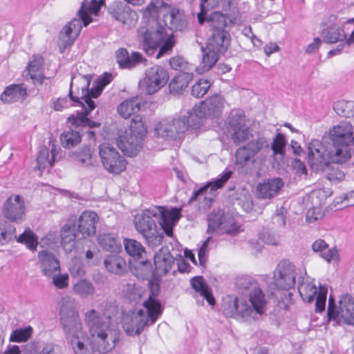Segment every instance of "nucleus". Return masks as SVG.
Segmentation results:
<instances>
[{
  "label": "nucleus",
  "mask_w": 354,
  "mask_h": 354,
  "mask_svg": "<svg viewBox=\"0 0 354 354\" xmlns=\"http://www.w3.org/2000/svg\"><path fill=\"white\" fill-rule=\"evenodd\" d=\"M236 284L241 290L242 297H227L225 299L222 310L227 317L248 321L266 311L267 299L259 283L250 277H243Z\"/></svg>",
  "instance_id": "1"
},
{
  "label": "nucleus",
  "mask_w": 354,
  "mask_h": 354,
  "mask_svg": "<svg viewBox=\"0 0 354 354\" xmlns=\"http://www.w3.org/2000/svg\"><path fill=\"white\" fill-rule=\"evenodd\" d=\"M180 216V208L174 207L168 209L163 207H158L138 214L134 218V225L136 230L145 239L146 243L151 248H155L161 244L164 236L158 229L153 217L159 218V224L165 234L172 236L173 228Z\"/></svg>",
  "instance_id": "2"
},
{
  "label": "nucleus",
  "mask_w": 354,
  "mask_h": 354,
  "mask_svg": "<svg viewBox=\"0 0 354 354\" xmlns=\"http://www.w3.org/2000/svg\"><path fill=\"white\" fill-rule=\"evenodd\" d=\"M84 320L94 349L106 353L115 347L120 333L111 315L90 309L84 313Z\"/></svg>",
  "instance_id": "3"
},
{
  "label": "nucleus",
  "mask_w": 354,
  "mask_h": 354,
  "mask_svg": "<svg viewBox=\"0 0 354 354\" xmlns=\"http://www.w3.org/2000/svg\"><path fill=\"white\" fill-rule=\"evenodd\" d=\"M158 292L157 286L154 289L152 288L147 299L143 302L145 310L130 311L123 315L122 324L127 335H138L145 327L155 324L162 313L161 304L156 299Z\"/></svg>",
  "instance_id": "4"
},
{
  "label": "nucleus",
  "mask_w": 354,
  "mask_h": 354,
  "mask_svg": "<svg viewBox=\"0 0 354 354\" xmlns=\"http://www.w3.org/2000/svg\"><path fill=\"white\" fill-rule=\"evenodd\" d=\"M137 40L142 50L148 55H152L160 46L156 58L169 54L175 44L174 37L169 35L167 30L158 26L156 28L149 24L141 26L137 30Z\"/></svg>",
  "instance_id": "5"
},
{
  "label": "nucleus",
  "mask_w": 354,
  "mask_h": 354,
  "mask_svg": "<svg viewBox=\"0 0 354 354\" xmlns=\"http://www.w3.org/2000/svg\"><path fill=\"white\" fill-rule=\"evenodd\" d=\"M104 0H91L87 6L84 1L79 11V18H74L66 24L59 33L58 44L62 51L71 46L79 36L82 28L92 21V15L97 16Z\"/></svg>",
  "instance_id": "6"
},
{
  "label": "nucleus",
  "mask_w": 354,
  "mask_h": 354,
  "mask_svg": "<svg viewBox=\"0 0 354 354\" xmlns=\"http://www.w3.org/2000/svg\"><path fill=\"white\" fill-rule=\"evenodd\" d=\"M201 126V122L192 109L185 115L161 120L155 125L154 129L158 136L175 139L180 138L187 131L198 129Z\"/></svg>",
  "instance_id": "7"
},
{
  "label": "nucleus",
  "mask_w": 354,
  "mask_h": 354,
  "mask_svg": "<svg viewBox=\"0 0 354 354\" xmlns=\"http://www.w3.org/2000/svg\"><path fill=\"white\" fill-rule=\"evenodd\" d=\"M146 134L147 128L142 118L136 116L128 129L119 131L117 145L125 155L135 156L141 149Z\"/></svg>",
  "instance_id": "8"
},
{
  "label": "nucleus",
  "mask_w": 354,
  "mask_h": 354,
  "mask_svg": "<svg viewBox=\"0 0 354 354\" xmlns=\"http://www.w3.org/2000/svg\"><path fill=\"white\" fill-rule=\"evenodd\" d=\"M332 141L330 148L344 162L348 161L354 151V128L348 122H341L329 132Z\"/></svg>",
  "instance_id": "9"
},
{
  "label": "nucleus",
  "mask_w": 354,
  "mask_h": 354,
  "mask_svg": "<svg viewBox=\"0 0 354 354\" xmlns=\"http://www.w3.org/2000/svg\"><path fill=\"white\" fill-rule=\"evenodd\" d=\"M60 322L66 338L71 344L85 339L86 333L79 317V313L70 300H64L59 309Z\"/></svg>",
  "instance_id": "10"
},
{
  "label": "nucleus",
  "mask_w": 354,
  "mask_h": 354,
  "mask_svg": "<svg viewBox=\"0 0 354 354\" xmlns=\"http://www.w3.org/2000/svg\"><path fill=\"white\" fill-rule=\"evenodd\" d=\"M328 320L333 325L354 326V299L349 295L341 296L338 305L330 295L327 310Z\"/></svg>",
  "instance_id": "11"
},
{
  "label": "nucleus",
  "mask_w": 354,
  "mask_h": 354,
  "mask_svg": "<svg viewBox=\"0 0 354 354\" xmlns=\"http://www.w3.org/2000/svg\"><path fill=\"white\" fill-rule=\"evenodd\" d=\"M308 163L315 172L323 171L331 163H344L329 146L324 145L318 140H311L308 147Z\"/></svg>",
  "instance_id": "12"
},
{
  "label": "nucleus",
  "mask_w": 354,
  "mask_h": 354,
  "mask_svg": "<svg viewBox=\"0 0 354 354\" xmlns=\"http://www.w3.org/2000/svg\"><path fill=\"white\" fill-rule=\"evenodd\" d=\"M269 151L268 140L265 137L257 138L236 149L234 164L238 169H243L250 163H254L257 155L265 160Z\"/></svg>",
  "instance_id": "13"
},
{
  "label": "nucleus",
  "mask_w": 354,
  "mask_h": 354,
  "mask_svg": "<svg viewBox=\"0 0 354 354\" xmlns=\"http://www.w3.org/2000/svg\"><path fill=\"white\" fill-rule=\"evenodd\" d=\"M298 291L304 301L310 303L313 301L314 297H316L315 311L322 313L325 310L326 296L328 293L327 288L324 286H319L317 291V287L314 283V280L309 277H302L301 281L299 282Z\"/></svg>",
  "instance_id": "14"
},
{
  "label": "nucleus",
  "mask_w": 354,
  "mask_h": 354,
  "mask_svg": "<svg viewBox=\"0 0 354 354\" xmlns=\"http://www.w3.org/2000/svg\"><path fill=\"white\" fill-rule=\"evenodd\" d=\"M92 76L91 75H80L74 76L71 79V89L77 84L78 88L82 90L81 96H89L91 99L97 98L102 93L104 86L109 84L113 80V75L111 73H105L103 75L97 78L95 82V86L91 90L88 87L91 84Z\"/></svg>",
  "instance_id": "15"
},
{
  "label": "nucleus",
  "mask_w": 354,
  "mask_h": 354,
  "mask_svg": "<svg viewBox=\"0 0 354 354\" xmlns=\"http://www.w3.org/2000/svg\"><path fill=\"white\" fill-rule=\"evenodd\" d=\"M168 71L160 66H153L148 68L144 78L140 81V88L147 94L151 95L161 89L168 82Z\"/></svg>",
  "instance_id": "16"
},
{
  "label": "nucleus",
  "mask_w": 354,
  "mask_h": 354,
  "mask_svg": "<svg viewBox=\"0 0 354 354\" xmlns=\"http://www.w3.org/2000/svg\"><path fill=\"white\" fill-rule=\"evenodd\" d=\"M225 104L226 102L221 95L215 94L200 102L192 109L202 125L204 118H218L222 114Z\"/></svg>",
  "instance_id": "17"
},
{
  "label": "nucleus",
  "mask_w": 354,
  "mask_h": 354,
  "mask_svg": "<svg viewBox=\"0 0 354 354\" xmlns=\"http://www.w3.org/2000/svg\"><path fill=\"white\" fill-rule=\"evenodd\" d=\"M99 155L104 169L109 173L120 174L126 168V160L118 150L109 144L99 146Z\"/></svg>",
  "instance_id": "18"
},
{
  "label": "nucleus",
  "mask_w": 354,
  "mask_h": 354,
  "mask_svg": "<svg viewBox=\"0 0 354 354\" xmlns=\"http://www.w3.org/2000/svg\"><path fill=\"white\" fill-rule=\"evenodd\" d=\"M207 233L211 234L221 227L226 234L236 235L241 231L240 225L234 222V219L229 216H225L223 211L211 212L207 217Z\"/></svg>",
  "instance_id": "19"
},
{
  "label": "nucleus",
  "mask_w": 354,
  "mask_h": 354,
  "mask_svg": "<svg viewBox=\"0 0 354 354\" xmlns=\"http://www.w3.org/2000/svg\"><path fill=\"white\" fill-rule=\"evenodd\" d=\"M295 266L288 261H281L274 271L273 280L274 285L282 290H289L295 284Z\"/></svg>",
  "instance_id": "20"
},
{
  "label": "nucleus",
  "mask_w": 354,
  "mask_h": 354,
  "mask_svg": "<svg viewBox=\"0 0 354 354\" xmlns=\"http://www.w3.org/2000/svg\"><path fill=\"white\" fill-rule=\"evenodd\" d=\"M69 96L72 100L79 103L83 109L82 113H78L75 117L71 115L68 118V121L72 124L77 125H87L91 128L98 127L99 123L91 121L87 118V115L95 107V104L89 96H81L80 97H74L72 94V91H70Z\"/></svg>",
  "instance_id": "21"
},
{
  "label": "nucleus",
  "mask_w": 354,
  "mask_h": 354,
  "mask_svg": "<svg viewBox=\"0 0 354 354\" xmlns=\"http://www.w3.org/2000/svg\"><path fill=\"white\" fill-rule=\"evenodd\" d=\"M227 129L235 144L243 142L252 136L251 130L245 124V116L241 113L231 115Z\"/></svg>",
  "instance_id": "22"
},
{
  "label": "nucleus",
  "mask_w": 354,
  "mask_h": 354,
  "mask_svg": "<svg viewBox=\"0 0 354 354\" xmlns=\"http://www.w3.org/2000/svg\"><path fill=\"white\" fill-rule=\"evenodd\" d=\"M26 207L23 198L19 195L10 196L4 203L3 213L11 221L20 222L24 220Z\"/></svg>",
  "instance_id": "23"
},
{
  "label": "nucleus",
  "mask_w": 354,
  "mask_h": 354,
  "mask_svg": "<svg viewBox=\"0 0 354 354\" xmlns=\"http://www.w3.org/2000/svg\"><path fill=\"white\" fill-rule=\"evenodd\" d=\"M99 216L95 212L85 210L77 219V231L83 238L93 236L96 233Z\"/></svg>",
  "instance_id": "24"
},
{
  "label": "nucleus",
  "mask_w": 354,
  "mask_h": 354,
  "mask_svg": "<svg viewBox=\"0 0 354 354\" xmlns=\"http://www.w3.org/2000/svg\"><path fill=\"white\" fill-rule=\"evenodd\" d=\"M232 172L230 170L225 171L222 175L210 182L207 183L205 185L201 187L196 191L193 196L190 198V201L197 200L201 196H203L204 199L207 201V206L209 205V198L207 197V194H212L218 189L223 187L227 181L231 178Z\"/></svg>",
  "instance_id": "25"
},
{
  "label": "nucleus",
  "mask_w": 354,
  "mask_h": 354,
  "mask_svg": "<svg viewBox=\"0 0 354 354\" xmlns=\"http://www.w3.org/2000/svg\"><path fill=\"white\" fill-rule=\"evenodd\" d=\"M108 10L115 20L124 25L132 26L137 20V14L129 6L122 2L113 3Z\"/></svg>",
  "instance_id": "26"
},
{
  "label": "nucleus",
  "mask_w": 354,
  "mask_h": 354,
  "mask_svg": "<svg viewBox=\"0 0 354 354\" xmlns=\"http://www.w3.org/2000/svg\"><path fill=\"white\" fill-rule=\"evenodd\" d=\"M79 234L74 220L69 218L59 231L60 243L66 253H70L76 246V239Z\"/></svg>",
  "instance_id": "27"
},
{
  "label": "nucleus",
  "mask_w": 354,
  "mask_h": 354,
  "mask_svg": "<svg viewBox=\"0 0 354 354\" xmlns=\"http://www.w3.org/2000/svg\"><path fill=\"white\" fill-rule=\"evenodd\" d=\"M283 186L280 178L265 180L257 186V196L262 199H271L276 196Z\"/></svg>",
  "instance_id": "28"
},
{
  "label": "nucleus",
  "mask_w": 354,
  "mask_h": 354,
  "mask_svg": "<svg viewBox=\"0 0 354 354\" xmlns=\"http://www.w3.org/2000/svg\"><path fill=\"white\" fill-rule=\"evenodd\" d=\"M38 263L42 274L46 277L60 271L59 261L52 252L48 250L39 252Z\"/></svg>",
  "instance_id": "29"
},
{
  "label": "nucleus",
  "mask_w": 354,
  "mask_h": 354,
  "mask_svg": "<svg viewBox=\"0 0 354 354\" xmlns=\"http://www.w3.org/2000/svg\"><path fill=\"white\" fill-rule=\"evenodd\" d=\"M153 263L156 274L165 275L171 269L174 258L167 248H162L156 252Z\"/></svg>",
  "instance_id": "30"
},
{
  "label": "nucleus",
  "mask_w": 354,
  "mask_h": 354,
  "mask_svg": "<svg viewBox=\"0 0 354 354\" xmlns=\"http://www.w3.org/2000/svg\"><path fill=\"white\" fill-rule=\"evenodd\" d=\"M115 58L122 68H131L139 64L145 63L147 59L138 52H133L131 55L126 48H121L115 51Z\"/></svg>",
  "instance_id": "31"
},
{
  "label": "nucleus",
  "mask_w": 354,
  "mask_h": 354,
  "mask_svg": "<svg viewBox=\"0 0 354 354\" xmlns=\"http://www.w3.org/2000/svg\"><path fill=\"white\" fill-rule=\"evenodd\" d=\"M202 62L201 64L196 68V72L198 74H203L209 71L218 62L221 52H218L215 49L209 48V46H206L205 48L202 47Z\"/></svg>",
  "instance_id": "32"
},
{
  "label": "nucleus",
  "mask_w": 354,
  "mask_h": 354,
  "mask_svg": "<svg viewBox=\"0 0 354 354\" xmlns=\"http://www.w3.org/2000/svg\"><path fill=\"white\" fill-rule=\"evenodd\" d=\"M169 11L167 15L163 14L165 21H168L169 28L175 31L185 29L187 26V19L184 12L177 8H170Z\"/></svg>",
  "instance_id": "33"
},
{
  "label": "nucleus",
  "mask_w": 354,
  "mask_h": 354,
  "mask_svg": "<svg viewBox=\"0 0 354 354\" xmlns=\"http://www.w3.org/2000/svg\"><path fill=\"white\" fill-rule=\"evenodd\" d=\"M230 35L228 31L214 32L209 37L207 46L211 49H215L224 53L230 44Z\"/></svg>",
  "instance_id": "34"
},
{
  "label": "nucleus",
  "mask_w": 354,
  "mask_h": 354,
  "mask_svg": "<svg viewBox=\"0 0 354 354\" xmlns=\"http://www.w3.org/2000/svg\"><path fill=\"white\" fill-rule=\"evenodd\" d=\"M322 196H323L322 190L314 191L311 193L310 199L313 207L309 208L306 212V219L308 223H314L324 216V212L321 207L322 201L317 200Z\"/></svg>",
  "instance_id": "35"
},
{
  "label": "nucleus",
  "mask_w": 354,
  "mask_h": 354,
  "mask_svg": "<svg viewBox=\"0 0 354 354\" xmlns=\"http://www.w3.org/2000/svg\"><path fill=\"white\" fill-rule=\"evenodd\" d=\"M26 95V88L20 84L8 86L1 93L0 99L6 104L22 101Z\"/></svg>",
  "instance_id": "36"
},
{
  "label": "nucleus",
  "mask_w": 354,
  "mask_h": 354,
  "mask_svg": "<svg viewBox=\"0 0 354 354\" xmlns=\"http://www.w3.org/2000/svg\"><path fill=\"white\" fill-rule=\"evenodd\" d=\"M141 104L142 100L139 97H133L122 102L117 111L121 117L127 119L140 110Z\"/></svg>",
  "instance_id": "37"
},
{
  "label": "nucleus",
  "mask_w": 354,
  "mask_h": 354,
  "mask_svg": "<svg viewBox=\"0 0 354 354\" xmlns=\"http://www.w3.org/2000/svg\"><path fill=\"white\" fill-rule=\"evenodd\" d=\"M44 59L40 55H33L28 66V75L35 82L42 84L44 76L42 73Z\"/></svg>",
  "instance_id": "38"
},
{
  "label": "nucleus",
  "mask_w": 354,
  "mask_h": 354,
  "mask_svg": "<svg viewBox=\"0 0 354 354\" xmlns=\"http://www.w3.org/2000/svg\"><path fill=\"white\" fill-rule=\"evenodd\" d=\"M105 268L110 272L117 274H122L127 267L124 258L117 254H111L104 261Z\"/></svg>",
  "instance_id": "39"
},
{
  "label": "nucleus",
  "mask_w": 354,
  "mask_h": 354,
  "mask_svg": "<svg viewBox=\"0 0 354 354\" xmlns=\"http://www.w3.org/2000/svg\"><path fill=\"white\" fill-rule=\"evenodd\" d=\"M97 241L98 244L106 251L117 252L121 249L120 241L111 234H100Z\"/></svg>",
  "instance_id": "40"
},
{
  "label": "nucleus",
  "mask_w": 354,
  "mask_h": 354,
  "mask_svg": "<svg viewBox=\"0 0 354 354\" xmlns=\"http://www.w3.org/2000/svg\"><path fill=\"white\" fill-rule=\"evenodd\" d=\"M192 286L194 290L204 297L209 305H214V298L202 277H195L192 279Z\"/></svg>",
  "instance_id": "41"
},
{
  "label": "nucleus",
  "mask_w": 354,
  "mask_h": 354,
  "mask_svg": "<svg viewBox=\"0 0 354 354\" xmlns=\"http://www.w3.org/2000/svg\"><path fill=\"white\" fill-rule=\"evenodd\" d=\"M74 160L85 167L95 166L97 160L93 152L88 147H84L73 153Z\"/></svg>",
  "instance_id": "42"
},
{
  "label": "nucleus",
  "mask_w": 354,
  "mask_h": 354,
  "mask_svg": "<svg viewBox=\"0 0 354 354\" xmlns=\"http://www.w3.org/2000/svg\"><path fill=\"white\" fill-rule=\"evenodd\" d=\"M227 17L219 12H212L207 19V23L211 28L212 32L227 31L225 30L227 26Z\"/></svg>",
  "instance_id": "43"
},
{
  "label": "nucleus",
  "mask_w": 354,
  "mask_h": 354,
  "mask_svg": "<svg viewBox=\"0 0 354 354\" xmlns=\"http://www.w3.org/2000/svg\"><path fill=\"white\" fill-rule=\"evenodd\" d=\"M191 80V76L189 73H182L176 75L169 82V87L171 93H180L185 90Z\"/></svg>",
  "instance_id": "44"
},
{
  "label": "nucleus",
  "mask_w": 354,
  "mask_h": 354,
  "mask_svg": "<svg viewBox=\"0 0 354 354\" xmlns=\"http://www.w3.org/2000/svg\"><path fill=\"white\" fill-rule=\"evenodd\" d=\"M231 0H201V12L198 14V19L201 24L204 22L203 15L207 10L214 8L215 7L221 5L223 8H228L230 6Z\"/></svg>",
  "instance_id": "45"
},
{
  "label": "nucleus",
  "mask_w": 354,
  "mask_h": 354,
  "mask_svg": "<svg viewBox=\"0 0 354 354\" xmlns=\"http://www.w3.org/2000/svg\"><path fill=\"white\" fill-rule=\"evenodd\" d=\"M73 292L80 297H86L95 294L93 283L87 279H80L73 286Z\"/></svg>",
  "instance_id": "46"
},
{
  "label": "nucleus",
  "mask_w": 354,
  "mask_h": 354,
  "mask_svg": "<svg viewBox=\"0 0 354 354\" xmlns=\"http://www.w3.org/2000/svg\"><path fill=\"white\" fill-rule=\"evenodd\" d=\"M56 149L53 148L51 150V158H49V151L46 147H41L39 153L37 158L36 167L39 170L44 169L48 166L52 167L55 162V156L56 154Z\"/></svg>",
  "instance_id": "47"
},
{
  "label": "nucleus",
  "mask_w": 354,
  "mask_h": 354,
  "mask_svg": "<svg viewBox=\"0 0 354 354\" xmlns=\"http://www.w3.org/2000/svg\"><path fill=\"white\" fill-rule=\"evenodd\" d=\"M16 238L15 227L6 221H0V245L8 243Z\"/></svg>",
  "instance_id": "48"
},
{
  "label": "nucleus",
  "mask_w": 354,
  "mask_h": 354,
  "mask_svg": "<svg viewBox=\"0 0 354 354\" xmlns=\"http://www.w3.org/2000/svg\"><path fill=\"white\" fill-rule=\"evenodd\" d=\"M61 143L63 147L70 149L81 141V136L77 131H65L60 136Z\"/></svg>",
  "instance_id": "49"
},
{
  "label": "nucleus",
  "mask_w": 354,
  "mask_h": 354,
  "mask_svg": "<svg viewBox=\"0 0 354 354\" xmlns=\"http://www.w3.org/2000/svg\"><path fill=\"white\" fill-rule=\"evenodd\" d=\"M333 109L339 115L346 118L353 117L354 101H337L334 103Z\"/></svg>",
  "instance_id": "50"
},
{
  "label": "nucleus",
  "mask_w": 354,
  "mask_h": 354,
  "mask_svg": "<svg viewBox=\"0 0 354 354\" xmlns=\"http://www.w3.org/2000/svg\"><path fill=\"white\" fill-rule=\"evenodd\" d=\"M124 249L130 256L140 259L145 252V248L141 243L134 239H126L124 240Z\"/></svg>",
  "instance_id": "51"
},
{
  "label": "nucleus",
  "mask_w": 354,
  "mask_h": 354,
  "mask_svg": "<svg viewBox=\"0 0 354 354\" xmlns=\"http://www.w3.org/2000/svg\"><path fill=\"white\" fill-rule=\"evenodd\" d=\"M17 241L26 245L30 250H36L38 245L36 234L29 228L17 238Z\"/></svg>",
  "instance_id": "52"
},
{
  "label": "nucleus",
  "mask_w": 354,
  "mask_h": 354,
  "mask_svg": "<svg viewBox=\"0 0 354 354\" xmlns=\"http://www.w3.org/2000/svg\"><path fill=\"white\" fill-rule=\"evenodd\" d=\"M210 86L211 83L209 80L200 79L192 86V95L197 98H200L207 93Z\"/></svg>",
  "instance_id": "53"
},
{
  "label": "nucleus",
  "mask_w": 354,
  "mask_h": 354,
  "mask_svg": "<svg viewBox=\"0 0 354 354\" xmlns=\"http://www.w3.org/2000/svg\"><path fill=\"white\" fill-rule=\"evenodd\" d=\"M124 295L129 300L137 302L142 297V290L134 283H127L123 288Z\"/></svg>",
  "instance_id": "54"
},
{
  "label": "nucleus",
  "mask_w": 354,
  "mask_h": 354,
  "mask_svg": "<svg viewBox=\"0 0 354 354\" xmlns=\"http://www.w3.org/2000/svg\"><path fill=\"white\" fill-rule=\"evenodd\" d=\"M345 39L346 33L344 30L339 27L330 28L324 38L327 43H336L337 41H344Z\"/></svg>",
  "instance_id": "55"
},
{
  "label": "nucleus",
  "mask_w": 354,
  "mask_h": 354,
  "mask_svg": "<svg viewBox=\"0 0 354 354\" xmlns=\"http://www.w3.org/2000/svg\"><path fill=\"white\" fill-rule=\"evenodd\" d=\"M170 8V6L162 0H151L146 8V12L152 15L165 10H169Z\"/></svg>",
  "instance_id": "56"
},
{
  "label": "nucleus",
  "mask_w": 354,
  "mask_h": 354,
  "mask_svg": "<svg viewBox=\"0 0 354 354\" xmlns=\"http://www.w3.org/2000/svg\"><path fill=\"white\" fill-rule=\"evenodd\" d=\"M48 278L52 279L53 284L59 289H64L68 286L69 277L68 274H61L60 271L55 272Z\"/></svg>",
  "instance_id": "57"
},
{
  "label": "nucleus",
  "mask_w": 354,
  "mask_h": 354,
  "mask_svg": "<svg viewBox=\"0 0 354 354\" xmlns=\"http://www.w3.org/2000/svg\"><path fill=\"white\" fill-rule=\"evenodd\" d=\"M32 328L17 329L14 330L10 337V341L13 342H22L26 341L31 335Z\"/></svg>",
  "instance_id": "58"
},
{
  "label": "nucleus",
  "mask_w": 354,
  "mask_h": 354,
  "mask_svg": "<svg viewBox=\"0 0 354 354\" xmlns=\"http://www.w3.org/2000/svg\"><path fill=\"white\" fill-rule=\"evenodd\" d=\"M286 147V139L282 133H277L271 143V149L273 154H283Z\"/></svg>",
  "instance_id": "59"
},
{
  "label": "nucleus",
  "mask_w": 354,
  "mask_h": 354,
  "mask_svg": "<svg viewBox=\"0 0 354 354\" xmlns=\"http://www.w3.org/2000/svg\"><path fill=\"white\" fill-rule=\"evenodd\" d=\"M212 241V237L209 236L207 239L203 242L202 245L198 250V256L200 264L202 266H205L207 261V254H208V244Z\"/></svg>",
  "instance_id": "60"
},
{
  "label": "nucleus",
  "mask_w": 354,
  "mask_h": 354,
  "mask_svg": "<svg viewBox=\"0 0 354 354\" xmlns=\"http://www.w3.org/2000/svg\"><path fill=\"white\" fill-rule=\"evenodd\" d=\"M69 270L73 277H83L85 274L84 266L78 259H73L72 261Z\"/></svg>",
  "instance_id": "61"
},
{
  "label": "nucleus",
  "mask_w": 354,
  "mask_h": 354,
  "mask_svg": "<svg viewBox=\"0 0 354 354\" xmlns=\"http://www.w3.org/2000/svg\"><path fill=\"white\" fill-rule=\"evenodd\" d=\"M84 340L80 339L71 344L75 354H93V350L85 346Z\"/></svg>",
  "instance_id": "62"
},
{
  "label": "nucleus",
  "mask_w": 354,
  "mask_h": 354,
  "mask_svg": "<svg viewBox=\"0 0 354 354\" xmlns=\"http://www.w3.org/2000/svg\"><path fill=\"white\" fill-rule=\"evenodd\" d=\"M169 64L173 69L180 70L185 68L187 63L183 57L175 56L169 59Z\"/></svg>",
  "instance_id": "63"
},
{
  "label": "nucleus",
  "mask_w": 354,
  "mask_h": 354,
  "mask_svg": "<svg viewBox=\"0 0 354 354\" xmlns=\"http://www.w3.org/2000/svg\"><path fill=\"white\" fill-rule=\"evenodd\" d=\"M337 203H344V207L346 206H353L354 205V191L348 193L344 194L342 196L336 198Z\"/></svg>",
  "instance_id": "64"
}]
</instances>
